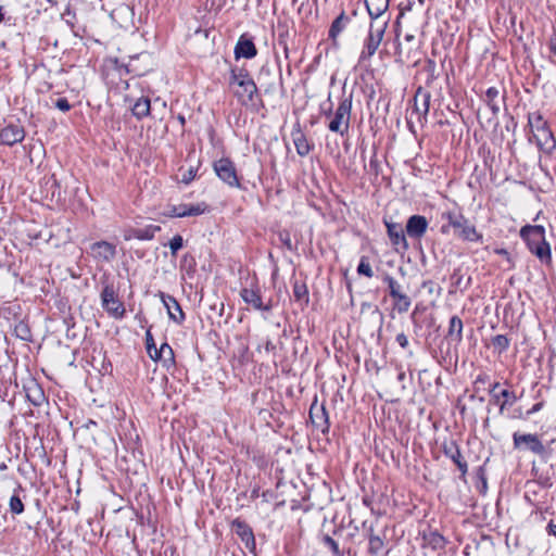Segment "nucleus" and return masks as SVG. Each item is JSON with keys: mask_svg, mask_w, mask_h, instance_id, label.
<instances>
[{"mask_svg": "<svg viewBox=\"0 0 556 556\" xmlns=\"http://www.w3.org/2000/svg\"><path fill=\"white\" fill-rule=\"evenodd\" d=\"M501 396L504 397V401L500 405L501 412H503L507 406H511L517 400V396L515 395V393H513L508 390H503L501 392Z\"/></svg>", "mask_w": 556, "mask_h": 556, "instance_id": "35", "label": "nucleus"}, {"mask_svg": "<svg viewBox=\"0 0 556 556\" xmlns=\"http://www.w3.org/2000/svg\"><path fill=\"white\" fill-rule=\"evenodd\" d=\"M16 330H26V331H27L26 326H24V325H20V326L16 328Z\"/></svg>", "mask_w": 556, "mask_h": 556, "instance_id": "51", "label": "nucleus"}, {"mask_svg": "<svg viewBox=\"0 0 556 556\" xmlns=\"http://www.w3.org/2000/svg\"><path fill=\"white\" fill-rule=\"evenodd\" d=\"M182 214V208L179 204L170 206L164 215L167 217H184Z\"/></svg>", "mask_w": 556, "mask_h": 556, "instance_id": "41", "label": "nucleus"}, {"mask_svg": "<svg viewBox=\"0 0 556 556\" xmlns=\"http://www.w3.org/2000/svg\"><path fill=\"white\" fill-rule=\"evenodd\" d=\"M425 541L433 549H441L445 546V539L438 532H431L425 536Z\"/></svg>", "mask_w": 556, "mask_h": 556, "instance_id": "29", "label": "nucleus"}, {"mask_svg": "<svg viewBox=\"0 0 556 556\" xmlns=\"http://www.w3.org/2000/svg\"><path fill=\"white\" fill-rule=\"evenodd\" d=\"M292 139L295 150L300 156H306L311 152L312 147L308 143V140L306 139L305 135L301 130L293 131Z\"/></svg>", "mask_w": 556, "mask_h": 556, "instance_id": "21", "label": "nucleus"}, {"mask_svg": "<svg viewBox=\"0 0 556 556\" xmlns=\"http://www.w3.org/2000/svg\"><path fill=\"white\" fill-rule=\"evenodd\" d=\"M492 344L500 353H502L508 349L509 340L504 334H497L492 339Z\"/></svg>", "mask_w": 556, "mask_h": 556, "instance_id": "34", "label": "nucleus"}, {"mask_svg": "<svg viewBox=\"0 0 556 556\" xmlns=\"http://www.w3.org/2000/svg\"><path fill=\"white\" fill-rule=\"evenodd\" d=\"M135 233H137V228H130L124 232V239L129 241L131 239H136Z\"/></svg>", "mask_w": 556, "mask_h": 556, "instance_id": "45", "label": "nucleus"}, {"mask_svg": "<svg viewBox=\"0 0 556 556\" xmlns=\"http://www.w3.org/2000/svg\"><path fill=\"white\" fill-rule=\"evenodd\" d=\"M428 229V220L425 216L413 215L406 224V232L410 238L419 239L424 237Z\"/></svg>", "mask_w": 556, "mask_h": 556, "instance_id": "14", "label": "nucleus"}, {"mask_svg": "<svg viewBox=\"0 0 556 556\" xmlns=\"http://www.w3.org/2000/svg\"><path fill=\"white\" fill-rule=\"evenodd\" d=\"M240 296L245 304L250 305L255 311L269 312L273 308L271 300L269 299L264 302L261 295V290L254 282L242 288Z\"/></svg>", "mask_w": 556, "mask_h": 556, "instance_id": "5", "label": "nucleus"}, {"mask_svg": "<svg viewBox=\"0 0 556 556\" xmlns=\"http://www.w3.org/2000/svg\"><path fill=\"white\" fill-rule=\"evenodd\" d=\"M257 50L251 39L241 36L236 45L235 54L236 58L252 59L256 55Z\"/></svg>", "mask_w": 556, "mask_h": 556, "instance_id": "18", "label": "nucleus"}, {"mask_svg": "<svg viewBox=\"0 0 556 556\" xmlns=\"http://www.w3.org/2000/svg\"><path fill=\"white\" fill-rule=\"evenodd\" d=\"M369 167H370L371 170H375L376 174H378V170H379V160H378L377 152H375L372 157L370 159Z\"/></svg>", "mask_w": 556, "mask_h": 556, "instance_id": "43", "label": "nucleus"}, {"mask_svg": "<svg viewBox=\"0 0 556 556\" xmlns=\"http://www.w3.org/2000/svg\"><path fill=\"white\" fill-rule=\"evenodd\" d=\"M388 228V235L395 247L396 251L406 250L407 242L403 229L394 224L384 223Z\"/></svg>", "mask_w": 556, "mask_h": 556, "instance_id": "19", "label": "nucleus"}, {"mask_svg": "<svg viewBox=\"0 0 556 556\" xmlns=\"http://www.w3.org/2000/svg\"><path fill=\"white\" fill-rule=\"evenodd\" d=\"M182 208V216H199L208 211V205L205 202H198L194 204H180Z\"/></svg>", "mask_w": 556, "mask_h": 556, "instance_id": "24", "label": "nucleus"}, {"mask_svg": "<svg viewBox=\"0 0 556 556\" xmlns=\"http://www.w3.org/2000/svg\"><path fill=\"white\" fill-rule=\"evenodd\" d=\"M153 361H164V363L174 362V352L169 344L163 343L160 349H154Z\"/></svg>", "mask_w": 556, "mask_h": 556, "instance_id": "25", "label": "nucleus"}, {"mask_svg": "<svg viewBox=\"0 0 556 556\" xmlns=\"http://www.w3.org/2000/svg\"><path fill=\"white\" fill-rule=\"evenodd\" d=\"M551 50L552 52L556 55V41L555 42H551Z\"/></svg>", "mask_w": 556, "mask_h": 556, "instance_id": "50", "label": "nucleus"}, {"mask_svg": "<svg viewBox=\"0 0 556 556\" xmlns=\"http://www.w3.org/2000/svg\"><path fill=\"white\" fill-rule=\"evenodd\" d=\"M235 533L241 539L245 547L250 551L255 548V539L252 529L240 520H235L232 523Z\"/></svg>", "mask_w": 556, "mask_h": 556, "instance_id": "16", "label": "nucleus"}, {"mask_svg": "<svg viewBox=\"0 0 556 556\" xmlns=\"http://www.w3.org/2000/svg\"><path fill=\"white\" fill-rule=\"evenodd\" d=\"M213 168L217 177L231 188H240V181L233 162L227 157L214 162Z\"/></svg>", "mask_w": 556, "mask_h": 556, "instance_id": "6", "label": "nucleus"}, {"mask_svg": "<svg viewBox=\"0 0 556 556\" xmlns=\"http://www.w3.org/2000/svg\"><path fill=\"white\" fill-rule=\"evenodd\" d=\"M442 219L447 222L446 225L441 227L442 233H447L450 227L455 229V233L463 240L470 242H478L482 240L476 227L471 225L468 219L459 212L446 211L442 213Z\"/></svg>", "mask_w": 556, "mask_h": 556, "instance_id": "2", "label": "nucleus"}, {"mask_svg": "<svg viewBox=\"0 0 556 556\" xmlns=\"http://www.w3.org/2000/svg\"><path fill=\"white\" fill-rule=\"evenodd\" d=\"M351 103L343 100L337 108L331 121L329 122V129L333 132L344 135L350 126Z\"/></svg>", "mask_w": 556, "mask_h": 556, "instance_id": "7", "label": "nucleus"}, {"mask_svg": "<svg viewBox=\"0 0 556 556\" xmlns=\"http://www.w3.org/2000/svg\"><path fill=\"white\" fill-rule=\"evenodd\" d=\"M494 252L496 254L505 256L508 261L510 260L509 253L505 249H496Z\"/></svg>", "mask_w": 556, "mask_h": 556, "instance_id": "48", "label": "nucleus"}, {"mask_svg": "<svg viewBox=\"0 0 556 556\" xmlns=\"http://www.w3.org/2000/svg\"><path fill=\"white\" fill-rule=\"evenodd\" d=\"M271 346H273V345H271V342H270V341H268V342L266 343V350H269Z\"/></svg>", "mask_w": 556, "mask_h": 556, "instance_id": "54", "label": "nucleus"}, {"mask_svg": "<svg viewBox=\"0 0 556 556\" xmlns=\"http://www.w3.org/2000/svg\"><path fill=\"white\" fill-rule=\"evenodd\" d=\"M309 415L313 424L317 428H320L323 431L328 428L327 416L324 407H320L316 413H314V409L312 408Z\"/></svg>", "mask_w": 556, "mask_h": 556, "instance_id": "28", "label": "nucleus"}, {"mask_svg": "<svg viewBox=\"0 0 556 556\" xmlns=\"http://www.w3.org/2000/svg\"><path fill=\"white\" fill-rule=\"evenodd\" d=\"M93 260L101 263H110L116 256V247L108 241H98L90 245Z\"/></svg>", "mask_w": 556, "mask_h": 556, "instance_id": "11", "label": "nucleus"}, {"mask_svg": "<svg viewBox=\"0 0 556 556\" xmlns=\"http://www.w3.org/2000/svg\"><path fill=\"white\" fill-rule=\"evenodd\" d=\"M293 293L296 300H302L307 296V289L304 285L295 283L293 287Z\"/></svg>", "mask_w": 556, "mask_h": 556, "instance_id": "39", "label": "nucleus"}, {"mask_svg": "<svg viewBox=\"0 0 556 556\" xmlns=\"http://www.w3.org/2000/svg\"><path fill=\"white\" fill-rule=\"evenodd\" d=\"M513 440L514 446L516 448H521L522 446H525L527 450L538 455H542L545 451L544 445L535 434H520L518 432H515L513 435Z\"/></svg>", "mask_w": 556, "mask_h": 556, "instance_id": "12", "label": "nucleus"}, {"mask_svg": "<svg viewBox=\"0 0 556 556\" xmlns=\"http://www.w3.org/2000/svg\"><path fill=\"white\" fill-rule=\"evenodd\" d=\"M178 119H179V122H180V124H181V125H184V124H185V117H184V116L179 115Z\"/></svg>", "mask_w": 556, "mask_h": 556, "instance_id": "52", "label": "nucleus"}, {"mask_svg": "<svg viewBox=\"0 0 556 556\" xmlns=\"http://www.w3.org/2000/svg\"><path fill=\"white\" fill-rule=\"evenodd\" d=\"M103 309L112 317L119 319L125 315L124 304L117 299L113 287L105 286L101 292Z\"/></svg>", "mask_w": 556, "mask_h": 556, "instance_id": "8", "label": "nucleus"}, {"mask_svg": "<svg viewBox=\"0 0 556 556\" xmlns=\"http://www.w3.org/2000/svg\"><path fill=\"white\" fill-rule=\"evenodd\" d=\"M388 285L390 289V295L393 299L394 308L400 313L406 312L410 306V299L403 286L397 283L392 278H388Z\"/></svg>", "mask_w": 556, "mask_h": 556, "instance_id": "10", "label": "nucleus"}, {"mask_svg": "<svg viewBox=\"0 0 556 556\" xmlns=\"http://www.w3.org/2000/svg\"><path fill=\"white\" fill-rule=\"evenodd\" d=\"M55 106L62 111V112H67L71 110V104L68 103L67 99L65 98H59L56 101H55Z\"/></svg>", "mask_w": 556, "mask_h": 556, "instance_id": "42", "label": "nucleus"}, {"mask_svg": "<svg viewBox=\"0 0 556 556\" xmlns=\"http://www.w3.org/2000/svg\"><path fill=\"white\" fill-rule=\"evenodd\" d=\"M162 302L167 309L168 317L176 324H181L185 314L176 299L172 295L162 294Z\"/></svg>", "mask_w": 556, "mask_h": 556, "instance_id": "17", "label": "nucleus"}, {"mask_svg": "<svg viewBox=\"0 0 556 556\" xmlns=\"http://www.w3.org/2000/svg\"><path fill=\"white\" fill-rule=\"evenodd\" d=\"M38 396L40 400H42V397H43L42 393H40L39 391H38Z\"/></svg>", "mask_w": 556, "mask_h": 556, "instance_id": "55", "label": "nucleus"}, {"mask_svg": "<svg viewBox=\"0 0 556 556\" xmlns=\"http://www.w3.org/2000/svg\"><path fill=\"white\" fill-rule=\"evenodd\" d=\"M541 407H542V403H536L535 405L532 406V408L530 410H528V415L539 412L541 409Z\"/></svg>", "mask_w": 556, "mask_h": 556, "instance_id": "49", "label": "nucleus"}, {"mask_svg": "<svg viewBox=\"0 0 556 556\" xmlns=\"http://www.w3.org/2000/svg\"><path fill=\"white\" fill-rule=\"evenodd\" d=\"M529 250L543 263L549 264L552 262L551 247L546 240L534 244Z\"/></svg>", "mask_w": 556, "mask_h": 556, "instance_id": "22", "label": "nucleus"}, {"mask_svg": "<svg viewBox=\"0 0 556 556\" xmlns=\"http://www.w3.org/2000/svg\"><path fill=\"white\" fill-rule=\"evenodd\" d=\"M497 387H498V382H496V383L494 384L493 389H497Z\"/></svg>", "mask_w": 556, "mask_h": 556, "instance_id": "57", "label": "nucleus"}, {"mask_svg": "<svg viewBox=\"0 0 556 556\" xmlns=\"http://www.w3.org/2000/svg\"><path fill=\"white\" fill-rule=\"evenodd\" d=\"M444 452L445 455H447L457 465L458 469L463 473L467 472V464L463 460L460 451L455 444L445 446Z\"/></svg>", "mask_w": 556, "mask_h": 556, "instance_id": "23", "label": "nucleus"}, {"mask_svg": "<svg viewBox=\"0 0 556 556\" xmlns=\"http://www.w3.org/2000/svg\"><path fill=\"white\" fill-rule=\"evenodd\" d=\"M132 115L138 119H142L150 115L151 111V102L147 97H140L136 100V102L130 106Z\"/></svg>", "mask_w": 556, "mask_h": 556, "instance_id": "20", "label": "nucleus"}, {"mask_svg": "<svg viewBox=\"0 0 556 556\" xmlns=\"http://www.w3.org/2000/svg\"><path fill=\"white\" fill-rule=\"evenodd\" d=\"M448 336L455 341L462 340V338H463V321L458 316H453L450 319Z\"/></svg>", "mask_w": 556, "mask_h": 556, "instance_id": "26", "label": "nucleus"}, {"mask_svg": "<svg viewBox=\"0 0 556 556\" xmlns=\"http://www.w3.org/2000/svg\"><path fill=\"white\" fill-rule=\"evenodd\" d=\"M170 253L173 256L177 254V252L184 247V239L180 235L174 236L169 243Z\"/></svg>", "mask_w": 556, "mask_h": 556, "instance_id": "36", "label": "nucleus"}, {"mask_svg": "<svg viewBox=\"0 0 556 556\" xmlns=\"http://www.w3.org/2000/svg\"><path fill=\"white\" fill-rule=\"evenodd\" d=\"M498 94V91L496 88H489L486 90V97L490 99V100H493L494 98H496Z\"/></svg>", "mask_w": 556, "mask_h": 556, "instance_id": "46", "label": "nucleus"}, {"mask_svg": "<svg viewBox=\"0 0 556 556\" xmlns=\"http://www.w3.org/2000/svg\"><path fill=\"white\" fill-rule=\"evenodd\" d=\"M357 271L361 275H365L367 277L372 276V270L370 264L363 257L358 264Z\"/></svg>", "mask_w": 556, "mask_h": 556, "instance_id": "37", "label": "nucleus"}, {"mask_svg": "<svg viewBox=\"0 0 556 556\" xmlns=\"http://www.w3.org/2000/svg\"><path fill=\"white\" fill-rule=\"evenodd\" d=\"M195 175H197V169L193 167H190L189 169H187L186 172L182 173L181 182H184L186 185L190 184L195 178Z\"/></svg>", "mask_w": 556, "mask_h": 556, "instance_id": "40", "label": "nucleus"}, {"mask_svg": "<svg viewBox=\"0 0 556 556\" xmlns=\"http://www.w3.org/2000/svg\"><path fill=\"white\" fill-rule=\"evenodd\" d=\"M382 549V540L378 535L369 536L368 551L372 556H379Z\"/></svg>", "mask_w": 556, "mask_h": 556, "instance_id": "31", "label": "nucleus"}, {"mask_svg": "<svg viewBox=\"0 0 556 556\" xmlns=\"http://www.w3.org/2000/svg\"><path fill=\"white\" fill-rule=\"evenodd\" d=\"M321 542L326 548H328L334 556H342L343 553L341 552L339 544L337 541H334L329 535H324L321 538Z\"/></svg>", "mask_w": 556, "mask_h": 556, "instance_id": "30", "label": "nucleus"}, {"mask_svg": "<svg viewBox=\"0 0 556 556\" xmlns=\"http://www.w3.org/2000/svg\"><path fill=\"white\" fill-rule=\"evenodd\" d=\"M367 12L371 18L368 38L364 49L359 55V63L365 65L366 62L375 54L382 41V26L377 21L382 16V7L380 0H365Z\"/></svg>", "mask_w": 556, "mask_h": 556, "instance_id": "1", "label": "nucleus"}, {"mask_svg": "<svg viewBox=\"0 0 556 556\" xmlns=\"http://www.w3.org/2000/svg\"><path fill=\"white\" fill-rule=\"evenodd\" d=\"M3 20L2 7H0V22Z\"/></svg>", "mask_w": 556, "mask_h": 556, "instance_id": "53", "label": "nucleus"}, {"mask_svg": "<svg viewBox=\"0 0 556 556\" xmlns=\"http://www.w3.org/2000/svg\"><path fill=\"white\" fill-rule=\"evenodd\" d=\"M229 85L239 102L243 105L251 103L257 91L254 80L249 73L242 68L231 71Z\"/></svg>", "mask_w": 556, "mask_h": 556, "instance_id": "4", "label": "nucleus"}, {"mask_svg": "<svg viewBox=\"0 0 556 556\" xmlns=\"http://www.w3.org/2000/svg\"><path fill=\"white\" fill-rule=\"evenodd\" d=\"M344 28V18L343 15L338 16L331 24L329 29V37L331 39H336L338 35L342 31Z\"/></svg>", "mask_w": 556, "mask_h": 556, "instance_id": "32", "label": "nucleus"}, {"mask_svg": "<svg viewBox=\"0 0 556 556\" xmlns=\"http://www.w3.org/2000/svg\"><path fill=\"white\" fill-rule=\"evenodd\" d=\"M380 332H381V327H379V329H378V337H380Z\"/></svg>", "mask_w": 556, "mask_h": 556, "instance_id": "56", "label": "nucleus"}, {"mask_svg": "<svg viewBox=\"0 0 556 556\" xmlns=\"http://www.w3.org/2000/svg\"><path fill=\"white\" fill-rule=\"evenodd\" d=\"M25 137L24 128L16 124H9L0 130V143L13 146L21 142Z\"/></svg>", "mask_w": 556, "mask_h": 556, "instance_id": "13", "label": "nucleus"}, {"mask_svg": "<svg viewBox=\"0 0 556 556\" xmlns=\"http://www.w3.org/2000/svg\"><path fill=\"white\" fill-rule=\"evenodd\" d=\"M430 106V93L419 88L414 98V105L410 111V119L421 123L426 119Z\"/></svg>", "mask_w": 556, "mask_h": 556, "instance_id": "9", "label": "nucleus"}, {"mask_svg": "<svg viewBox=\"0 0 556 556\" xmlns=\"http://www.w3.org/2000/svg\"><path fill=\"white\" fill-rule=\"evenodd\" d=\"M10 511L20 515L24 511V504L17 494H13L9 502Z\"/></svg>", "mask_w": 556, "mask_h": 556, "instance_id": "33", "label": "nucleus"}, {"mask_svg": "<svg viewBox=\"0 0 556 556\" xmlns=\"http://www.w3.org/2000/svg\"><path fill=\"white\" fill-rule=\"evenodd\" d=\"M547 532H548V534L556 536V525H554L552 522L548 523Z\"/></svg>", "mask_w": 556, "mask_h": 556, "instance_id": "47", "label": "nucleus"}, {"mask_svg": "<svg viewBox=\"0 0 556 556\" xmlns=\"http://www.w3.org/2000/svg\"><path fill=\"white\" fill-rule=\"evenodd\" d=\"M160 230V226L148 225L143 228H137V233H135V237L138 240H152L155 233L159 232Z\"/></svg>", "mask_w": 556, "mask_h": 556, "instance_id": "27", "label": "nucleus"}, {"mask_svg": "<svg viewBox=\"0 0 556 556\" xmlns=\"http://www.w3.org/2000/svg\"><path fill=\"white\" fill-rule=\"evenodd\" d=\"M146 342H147V352L149 356L152 358L154 355V349H156L151 331L148 330L146 332Z\"/></svg>", "mask_w": 556, "mask_h": 556, "instance_id": "38", "label": "nucleus"}, {"mask_svg": "<svg viewBox=\"0 0 556 556\" xmlns=\"http://www.w3.org/2000/svg\"><path fill=\"white\" fill-rule=\"evenodd\" d=\"M528 125L540 150L551 153L556 149L554 135L541 113H529Z\"/></svg>", "mask_w": 556, "mask_h": 556, "instance_id": "3", "label": "nucleus"}, {"mask_svg": "<svg viewBox=\"0 0 556 556\" xmlns=\"http://www.w3.org/2000/svg\"><path fill=\"white\" fill-rule=\"evenodd\" d=\"M395 340L399 343V345L403 349H405L408 345V339L404 333H399Z\"/></svg>", "mask_w": 556, "mask_h": 556, "instance_id": "44", "label": "nucleus"}, {"mask_svg": "<svg viewBox=\"0 0 556 556\" xmlns=\"http://www.w3.org/2000/svg\"><path fill=\"white\" fill-rule=\"evenodd\" d=\"M520 236L527 242L528 248H530L545 240V229L539 225H527L521 228Z\"/></svg>", "mask_w": 556, "mask_h": 556, "instance_id": "15", "label": "nucleus"}]
</instances>
